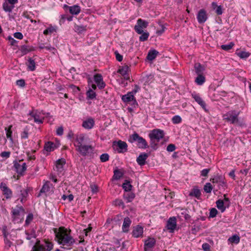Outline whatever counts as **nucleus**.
I'll return each instance as SVG.
<instances>
[{
  "mask_svg": "<svg viewBox=\"0 0 251 251\" xmlns=\"http://www.w3.org/2000/svg\"><path fill=\"white\" fill-rule=\"evenodd\" d=\"M70 232H68L66 228L64 227H60L58 232L55 231V236L57 238L58 243L63 246L66 249H70L75 242V239L70 235Z\"/></svg>",
  "mask_w": 251,
  "mask_h": 251,
  "instance_id": "obj_1",
  "label": "nucleus"
},
{
  "mask_svg": "<svg viewBox=\"0 0 251 251\" xmlns=\"http://www.w3.org/2000/svg\"><path fill=\"white\" fill-rule=\"evenodd\" d=\"M85 137L84 134H80L75 136L74 145L76 150L83 156L88 155L93 152V147L91 145L85 144Z\"/></svg>",
  "mask_w": 251,
  "mask_h": 251,
  "instance_id": "obj_2",
  "label": "nucleus"
},
{
  "mask_svg": "<svg viewBox=\"0 0 251 251\" xmlns=\"http://www.w3.org/2000/svg\"><path fill=\"white\" fill-rule=\"evenodd\" d=\"M164 136V133L163 130L159 129L152 130L149 134L151 147L156 149L158 142L163 138Z\"/></svg>",
  "mask_w": 251,
  "mask_h": 251,
  "instance_id": "obj_3",
  "label": "nucleus"
},
{
  "mask_svg": "<svg viewBox=\"0 0 251 251\" xmlns=\"http://www.w3.org/2000/svg\"><path fill=\"white\" fill-rule=\"evenodd\" d=\"M12 213V220L14 223H19L23 221L25 212L22 206H17L13 208Z\"/></svg>",
  "mask_w": 251,
  "mask_h": 251,
  "instance_id": "obj_4",
  "label": "nucleus"
},
{
  "mask_svg": "<svg viewBox=\"0 0 251 251\" xmlns=\"http://www.w3.org/2000/svg\"><path fill=\"white\" fill-rule=\"evenodd\" d=\"M128 141L130 143L136 141L137 142V146L139 148L146 149L148 147V144L145 139L140 136L136 133L129 136Z\"/></svg>",
  "mask_w": 251,
  "mask_h": 251,
  "instance_id": "obj_5",
  "label": "nucleus"
},
{
  "mask_svg": "<svg viewBox=\"0 0 251 251\" xmlns=\"http://www.w3.org/2000/svg\"><path fill=\"white\" fill-rule=\"evenodd\" d=\"M52 247L51 243L46 242L43 244H40L39 242H38L33 246L32 251H50L52 250Z\"/></svg>",
  "mask_w": 251,
  "mask_h": 251,
  "instance_id": "obj_6",
  "label": "nucleus"
},
{
  "mask_svg": "<svg viewBox=\"0 0 251 251\" xmlns=\"http://www.w3.org/2000/svg\"><path fill=\"white\" fill-rule=\"evenodd\" d=\"M239 114V112L235 110L229 111L224 115V118L231 124H235L238 122Z\"/></svg>",
  "mask_w": 251,
  "mask_h": 251,
  "instance_id": "obj_7",
  "label": "nucleus"
},
{
  "mask_svg": "<svg viewBox=\"0 0 251 251\" xmlns=\"http://www.w3.org/2000/svg\"><path fill=\"white\" fill-rule=\"evenodd\" d=\"M148 25V23L147 22L141 19H139L137 20V25H135V30L138 34H141L143 32V29L146 28Z\"/></svg>",
  "mask_w": 251,
  "mask_h": 251,
  "instance_id": "obj_8",
  "label": "nucleus"
},
{
  "mask_svg": "<svg viewBox=\"0 0 251 251\" xmlns=\"http://www.w3.org/2000/svg\"><path fill=\"white\" fill-rule=\"evenodd\" d=\"M113 147L114 149H116L118 152L119 153H122L126 151L127 150V144L124 141L120 140L117 142L113 143Z\"/></svg>",
  "mask_w": 251,
  "mask_h": 251,
  "instance_id": "obj_9",
  "label": "nucleus"
},
{
  "mask_svg": "<svg viewBox=\"0 0 251 251\" xmlns=\"http://www.w3.org/2000/svg\"><path fill=\"white\" fill-rule=\"evenodd\" d=\"M122 100L126 103H131L132 105H137V103L134 97L133 92H128L122 97Z\"/></svg>",
  "mask_w": 251,
  "mask_h": 251,
  "instance_id": "obj_10",
  "label": "nucleus"
},
{
  "mask_svg": "<svg viewBox=\"0 0 251 251\" xmlns=\"http://www.w3.org/2000/svg\"><path fill=\"white\" fill-rule=\"evenodd\" d=\"M197 18L199 24L204 23L208 18L206 11L204 9H200L198 13Z\"/></svg>",
  "mask_w": 251,
  "mask_h": 251,
  "instance_id": "obj_11",
  "label": "nucleus"
},
{
  "mask_svg": "<svg viewBox=\"0 0 251 251\" xmlns=\"http://www.w3.org/2000/svg\"><path fill=\"white\" fill-rule=\"evenodd\" d=\"M156 241L153 238H149L145 241L144 250L145 251H151L154 247Z\"/></svg>",
  "mask_w": 251,
  "mask_h": 251,
  "instance_id": "obj_12",
  "label": "nucleus"
},
{
  "mask_svg": "<svg viewBox=\"0 0 251 251\" xmlns=\"http://www.w3.org/2000/svg\"><path fill=\"white\" fill-rule=\"evenodd\" d=\"M30 115L33 118L34 122L38 124L43 123L45 116L44 114L41 112L31 113Z\"/></svg>",
  "mask_w": 251,
  "mask_h": 251,
  "instance_id": "obj_13",
  "label": "nucleus"
},
{
  "mask_svg": "<svg viewBox=\"0 0 251 251\" xmlns=\"http://www.w3.org/2000/svg\"><path fill=\"white\" fill-rule=\"evenodd\" d=\"M66 163V161L64 159L61 158L58 159L55 164V167L54 168V171L57 172L58 174H61L64 170V165Z\"/></svg>",
  "mask_w": 251,
  "mask_h": 251,
  "instance_id": "obj_14",
  "label": "nucleus"
},
{
  "mask_svg": "<svg viewBox=\"0 0 251 251\" xmlns=\"http://www.w3.org/2000/svg\"><path fill=\"white\" fill-rule=\"evenodd\" d=\"M53 192L52 185L49 181H46L41 189L40 193H46V195H50Z\"/></svg>",
  "mask_w": 251,
  "mask_h": 251,
  "instance_id": "obj_15",
  "label": "nucleus"
},
{
  "mask_svg": "<svg viewBox=\"0 0 251 251\" xmlns=\"http://www.w3.org/2000/svg\"><path fill=\"white\" fill-rule=\"evenodd\" d=\"M176 226V220L175 217L169 218L167 223V228L171 232L174 231Z\"/></svg>",
  "mask_w": 251,
  "mask_h": 251,
  "instance_id": "obj_16",
  "label": "nucleus"
},
{
  "mask_svg": "<svg viewBox=\"0 0 251 251\" xmlns=\"http://www.w3.org/2000/svg\"><path fill=\"white\" fill-rule=\"evenodd\" d=\"M14 167L17 173L20 175H22L26 169V165L25 163H23L21 164L20 163L16 162L14 163Z\"/></svg>",
  "mask_w": 251,
  "mask_h": 251,
  "instance_id": "obj_17",
  "label": "nucleus"
},
{
  "mask_svg": "<svg viewBox=\"0 0 251 251\" xmlns=\"http://www.w3.org/2000/svg\"><path fill=\"white\" fill-rule=\"evenodd\" d=\"M0 187L6 199H9L11 197L12 191L7 187L5 183L1 182L0 183Z\"/></svg>",
  "mask_w": 251,
  "mask_h": 251,
  "instance_id": "obj_18",
  "label": "nucleus"
},
{
  "mask_svg": "<svg viewBox=\"0 0 251 251\" xmlns=\"http://www.w3.org/2000/svg\"><path fill=\"white\" fill-rule=\"evenodd\" d=\"M143 233V228L139 226H135L132 231V235L135 237L138 238L142 236Z\"/></svg>",
  "mask_w": 251,
  "mask_h": 251,
  "instance_id": "obj_19",
  "label": "nucleus"
},
{
  "mask_svg": "<svg viewBox=\"0 0 251 251\" xmlns=\"http://www.w3.org/2000/svg\"><path fill=\"white\" fill-rule=\"evenodd\" d=\"M192 98L195 100V101L199 104L203 109L205 110L206 109V104L205 102L202 100V99L200 97V96L197 94H192Z\"/></svg>",
  "mask_w": 251,
  "mask_h": 251,
  "instance_id": "obj_20",
  "label": "nucleus"
},
{
  "mask_svg": "<svg viewBox=\"0 0 251 251\" xmlns=\"http://www.w3.org/2000/svg\"><path fill=\"white\" fill-rule=\"evenodd\" d=\"M95 122L92 118H89L83 122L82 126L87 129H91L94 126Z\"/></svg>",
  "mask_w": 251,
  "mask_h": 251,
  "instance_id": "obj_21",
  "label": "nucleus"
},
{
  "mask_svg": "<svg viewBox=\"0 0 251 251\" xmlns=\"http://www.w3.org/2000/svg\"><path fill=\"white\" fill-rule=\"evenodd\" d=\"M148 157V155L146 153L140 154L137 158L136 161L139 165L143 166L145 164L146 160Z\"/></svg>",
  "mask_w": 251,
  "mask_h": 251,
  "instance_id": "obj_22",
  "label": "nucleus"
},
{
  "mask_svg": "<svg viewBox=\"0 0 251 251\" xmlns=\"http://www.w3.org/2000/svg\"><path fill=\"white\" fill-rule=\"evenodd\" d=\"M131 223V221L128 217H126L124 219L122 226V229L124 232H127L128 231V229Z\"/></svg>",
  "mask_w": 251,
  "mask_h": 251,
  "instance_id": "obj_23",
  "label": "nucleus"
},
{
  "mask_svg": "<svg viewBox=\"0 0 251 251\" xmlns=\"http://www.w3.org/2000/svg\"><path fill=\"white\" fill-rule=\"evenodd\" d=\"M195 72L197 75H202L205 68L200 63H196L194 66Z\"/></svg>",
  "mask_w": 251,
  "mask_h": 251,
  "instance_id": "obj_24",
  "label": "nucleus"
},
{
  "mask_svg": "<svg viewBox=\"0 0 251 251\" xmlns=\"http://www.w3.org/2000/svg\"><path fill=\"white\" fill-rule=\"evenodd\" d=\"M212 9L215 11L217 15H220L222 14L223 9L221 5L218 6L216 2H213L212 3Z\"/></svg>",
  "mask_w": 251,
  "mask_h": 251,
  "instance_id": "obj_25",
  "label": "nucleus"
},
{
  "mask_svg": "<svg viewBox=\"0 0 251 251\" xmlns=\"http://www.w3.org/2000/svg\"><path fill=\"white\" fill-rule=\"evenodd\" d=\"M135 195L130 192H126L124 194V198L126 200L127 202H131L134 198Z\"/></svg>",
  "mask_w": 251,
  "mask_h": 251,
  "instance_id": "obj_26",
  "label": "nucleus"
},
{
  "mask_svg": "<svg viewBox=\"0 0 251 251\" xmlns=\"http://www.w3.org/2000/svg\"><path fill=\"white\" fill-rule=\"evenodd\" d=\"M189 195L190 196H194L197 199H199L201 197V193L200 190L197 187H194L190 192Z\"/></svg>",
  "mask_w": 251,
  "mask_h": 251,
  "instance_id": "obj_27",
  "label": "nucleus"
},
{
  "mask_svg": "<svg viewBox=\"0 0 251 251\" xmlns=\"http://www.w3.org/2000/svg\"><path fill=\"white\" fill-rule=\"evenodd\" d=\"M158 53V51L155 50H150L148 54L147 59L150 61H152L156 58Z\"/></svg>",
  "mask_w": 251,
  "mask_h": 251,
  "instance_id": "obj_28",
  "label": "nucleus"
},
{
  "mask_svg": "<svg viewBox=\"0 0 251 251\" xmlns=\"http://www.w3.org/2000/svg\"><path fill=\"white\" fill-rule=\"evenodd\" d=\"M69 11L72 14L77 15L80 11V8L79 6L75 5L72 6H70Z\"/></svg>",
  "mask_w": 251,
  "mask_h": 251,
  "instance_id": "obj_29",
  "label": "nucleus"
},
{
  "mask_svg": "<svg viewBox=\"0 0 251 251\" xmlns=\"http://www.w3.org/2000/svg\"><path fill=\"white\" fill-rule=\"evenodd\" d=\"M226 205L223 200H219L216 201V206L217 207L221 210L222 212H223L226 210Z\"/></svg>",
  "mask_w": 251,
  "mask_h": 251,
  "instance_id": "obj_30",
  "label": "nucleus"
},
{
  "mask_svg": "<svg viewBox=\"0 0 251 251\" xmlns=\"http://www.w3.org/2000/svg\"><path fill=\"white\" fill-rule=\"evenodd\" d=\"M27 66L29 70L33 71L35 69V62L31 58H29L27 62Z\"/></svg>",
  "mask_w": 251,
  "mask_h": 251,
  "instance_id": "obj_31",
  "label": "nucleus"
},
{
  "mask_svg": "<svg viewBox=\"0 0 251 251\" xmlns=\"http://www.w3.org/2000/svg\"><path fill=\"white\" fill-rule=\"evenodd\" d=\"M33 50L31 47L27 46L26 45H23L21 47L20 50L24 54H26L28 52Z\"/></svg>",
  "mask_w": 251,
  "mask_h": 251,
  "instance_id": "obj_32",
  "label": "nucleus"
},
{
  "mask_svg": "<svg viewBox=\"0 0 251 251\" xmlns=\"http://www.w3.org/2000/svg\"><path fill=\"white\" fill-rule=\"evenodd\" d=\"M25 234L26 235V239L27 240L35 238L36 237V232L34 229H31L30 232L25 231Z\"/></svg>",
  "mask_w": 251,
  "mask_h": 251,
  "instance_id": "obj_33",
  "label": "nucleus"
},
{
  "mask_svg": "<svg viewBox=\"0 0 251 251\" xmlns=\"http://www.w3.org/2000/svg\"><path fill=\"white\" fill-rule=\"evenodd\" d=\"M56 26L50 25L49 27H48L46 29H45L43 33L45 35L51 34L52 33L56 32Z\"/></svg>",
  "mask_w": 251,
  "mask_h": 251,
  "instance_id": "obj_34",
  "label": "nucleus"
},
{
  "mask_svg": "<svg viewBox=\"0 0 251 251\" xmlns=\"http://www.w3.org/2000/svg\"><path fill=\"white\" fill-rule=\"evenodd\" d=\"M205 81V77L202 75H198V76L195 79L196 83L200 85H202Z\"/></svg>",
  "mask_w": 251,
  "mask_h": 251,
  "instance_id": "obj_35",
  "label": "nucleus"
},
{
  "mask_svg": "<svg viewBox=\"0 0 251 251\" xmlns=\"http://www.w3.org/2000/svg\"><path fill=\"white\" fill-rule=\"evenodd\" d=\"M228 241L231 243L238 244L240 242V237L237 235H234L229 237Z\"/></svg>",
  "mask_w": 251,
  "mask_h": 251,
  "instance_id": "obj_36",
  "label": "nucleus"
},
{
  "mask_svg": "<svg viewBox=\"0 0 251 251\" xmlns=\"http://www.w3.org/2000/svg\"><path fill=\"white\" fill-rule=\"evenodd\" d=\"M3 9L5 12H10L14 7V6L11 4L10 5L6 2H5L3 4Z\"/></svg>",
  "mask_w": 251,
  "mask_h": 251,
  "instance_id": "obj_37",
  "label": "nucleus"
},
{
  "mask_svg": "<svg viewBox=\"0 0 251 251\" xmlns=\"http://www.w3.org/2000/svg\"><path fill=\"white\" fill-rule=\"evenodd\" d=\"M223 177L221 175H216L211 179V181L214 184V187L215 186L216 184H218L220 182L221 178H222Z\"/></svg>",
  "mask_w": 251,
  "mask_h": 251,
  "instance_id": "obj_38",
  "label": "nucleus"
},
{
  "mask_svg": "<svg viewBox=\"0 0 251 251\" xmlns=\"http://www.w3.org/2000/svg\"><path fill=\"white\" fill-rule=\"evenodd\" d=\"M44 149L47 151H51L54 150V144L52 142H48L45 144Z\"/></svg>",
  "mask_w": 251,
  "mask_h": 251,
  "instance_id": "obj_39",
  "label": "nucleus"
},
{
  "mask_svg": "<svg viewBox=\"0 0 251 251\" xmlns=\"http://www.w3.org/2000/svg\"><path fill=\"white\" fill-rule=\"evenodd\" d=\"M75 31L78 33H82L86 31V28L82 25H75L74 27Z\"/></svg>",
  "mask_w": 251,
  "mask_h": 251,
  "instance_id": "obj_40",
  "label": "nucleus"
},
{
  "mask_svg": "<svg viewBox=\"0 0 251 251\" xmlns=\"http://www.w3.org/2000/svg\"><path fill=\"white\" fill-rule=\"evenodd\" d=\"M237 54L239 57L243 59H246L249 57V56L250 55V53L249 52H246L245 51H240L238 52Z\"/></svg>",
  "mask_w": 251,
  "mask_h": 251,
  "instance_id": "obj_41",
  "label": "nucleus"
},
{
  "mask_svg": "<svg viewBox=\"0 0 251 251\" xmlns=\"http://www.w3.org/2000/svg\"><path fill=\"white\" fill-rule=\"evenodd\" d=\"M3 234L4 235V236L5 237L4 242L6 245V247L7 248H10L12 245V242L9 241V240L7 238V234L5 230L3 229Z\"/></svg>",
  "mask_w": 251,
  "mask_h": 251,
  "instance_id": "obj_42",
  "label": "nucleus"
},
{
  "mask_svg": "<svg viewBox=\"0 0 251 251\" xmlns=\"http://www.w3.org/2000/svg\"><path fill=\"white\" fill-rule=\"evenodd\" d=\"M87 97L89 99H94L96 98V93L92 90L89 89L86 93Z\"/></svg>",
  "mask_w": 251,
  "mask_h": 251,
  "instance_id": "obj_43",
  "label": "nucleus"
},
{
  "mask_svg": "<svg viewBox=\"0 0 251 251\" xmlns=\"http://www.w3.org/2000/svg\"><path fill=\"white\" fill-rule=\"evenodd\" d=\"M21 196L22 198L21 199V202H24L25 201V198L28 195V190L27 189H24L21 191Z\"/></svg>",
  "mask_w": 251,
  "mask_h": 251,
  "instance_id": "obj_44",
  "label": "nucleus"
},
{
  "mask_svg": "<svg viewBox=\"0 0 251 251\" xmlns=\"http://www.w3.org/2000/svg\"><path fill=\"white\" fill-rule=\"evenodd\" d=\"M123 187L125 191L126 192H129L131 190L132 186L129 182H128L127 180H126V181L123 184Z\"/></svg>",
  "mask_w": 251,
  "mask_h": 251,
  "instance_id": "obj_45",
  "label": "nucleus"
},
{
  "mask_svg": "<svg viewBox=\"0 0 251 251\" xmlns=\"http://www.w3.org/2000/svg\"><path fill=\"white\" fill-rule=\"evenodd\" d=\"M12 127V126H10L8 128H5V130L6 131V137L9 139L11 142L13 141V139L12 138V132L11 130V128Z\"/></svg>",
  "mask_w": 251,
  "mask_h": 251,
  "instance_id": "obj_46",
  "label": "nucleus"
},
{
  "mask_svg": "<svg viewBox=\"0 0 251 251\" xmlns=\"http://www.w3.org/2000/svg\"><path fill=\"white\" fill-rule=\"evenodd\" d=\"M142 34L139 37V40L140 41H146L149 36V33L148 32H144L141 33Z\"/></svg>",
  "mask_w": 251,
  "mask_h": 251,
  "instance_id": "obj_47",
  "label": "nucleus"
},
{
  "mask_svg": "<svg viewBox=\"0 0 251 251\" xmlns=\"http://www.w3.org/2000/svg\"><path fill=\"white\" fill-rule=\"evenodd\" d=\"M113 204L115 206H118L119 207H122L123 209L124 208L125 205L123 201L122 200L116 199L113 201Z\"/></svg>",
  "mask_w": 251,
  "mask_h": 251,
  "instance_id": "obj_48",
  "label": "nucleus"
},
{
  "mask_svg": "<svg viewBox=\"0 0 251 251\" xmlns=\"http://www.w3.org/2000/svg\"><path fill=\"white\" fill-rule=\"evenodd\" d=\"M128 70V67L127 66L123 67L122 68L118 70V72L123 76H125Z\"/></svg>",
  "mask_w": 251,
  "mask_h": 251,
  "instance_id": "obj_49",
  "label": "nucleus"
},
{
  "mask_svg": "<svg viewBox=\"0 0 251 251\" xmlns=\"http://www.w3.org/2000/svg\"><path fill=\"white\" fill-rule=\"evenodd\" d=\"M212 188V186L210 183H206L204 186L203 189L206 193H211Z\"/></svg>",
  "mask_w": 251,
  "mask_h": 251,
  "instance_id": "obj_50",
  "label": "nucleus"
},
{
  "mask_svg": "<svg viewBox=\"0 0 251 251\" xmlns=\"http://www.w3.org/2000/svg\"><path fill=\"white\" fill-rule=\"evenodd\" d=\"M11 152L8 151H2L0 153V156L3 158L4 160H5L8 158L10 157Z\"/></svg>",
  "mask_w": 251,
  "mask_h": 251,
  "instance_id": "obj_51",
  "label": "nucleus"
},
{
  "mask_svg": "<svg viewBox=\"0 0 251 251\" xmlns=\"http://www.w3.org/2000/svg\"><path fill=\"white\" fill-rule=\"evenodd\" d=\"M234 45V44L232 42L230 43L229 44L227 45H223L221 46V48L225 50H228L232 49Z\"/></svg>",
  "mask_w": 251,
  "mask_h": 251,
  "instance_id": "obj_52",
  "label": "nucleus"
},
{
  "mask_svg": "<svg viewBox=\"0 0 251 251\" xmlns=\"http://www.w3.org/2000/svg\"><path fill=\"white\" fill-rule=\"evenodd\" d=\"M181 118L178 115H176L172 118V122L174 124H177L181 123Z\"/></svg>",
  "mask_w": 251,
  "mask_h": 251,
  "instance_id": "obj_53",
  "label": "nucleus"
},
{
  "mask_svg": "<svg viewBox=\"0 0 251 251\" xmlns=\"http://www.w3.org/2000/svg\"><path fill=\"white\" fill-rule=\"evenodd\" d=\"M33 219V214H29L27 215L26 220H25V225L28 226L31 223V222L32 221Z\"/></svg>",
  "mask_w": 251,
  "mask_h": 251,
  "instance_id": "obj_54",
  "label": "nucleus"
},
{
  "mask_svg": "<svg viewBox=\"0 0 251 251\" xmlns=\"http://www.w3.org/2000/svg\"><path fill=\"white\" fill-rule=\"evenodd\" d=\"M226 186V182L225 181V178L224 177L222 178H221V180L220 182L218 184V187L219 189H220L221 187L225 188Z\"/></svg>",
  "mask_w": 251,
  "mask_h": 251,
  "instance_id": "obj_55",
  "label": "nucleus"
},
{
  "mask_svg": "<svg viewBox=\"0 0 251 251\" xmlns=\"http://www.w3.org/2000/svg\"><path fill=\"white\" fill-rule=\"evenodd\" d=\"M100 159L101 162H106L109 159V155L107 153L102 154L100 156Z\"/></svg>",
  "mask_w": 251,
  "mask_h": 251,
  "instance_id": "obj_56",
  "label": "nucleus"
},
{
  "mask_svg": "<svg viewBox=\"0 0 251 251\" xmlns=\"http://www.w3.org/2000/svg\"><path fill=\"white\" fill-rule=\"evenodd\" d=\"M103 80L102 76L100 74H97L94 75V80L96 83Z\"/></svg>",
  "mask_w": 251,
  "mask_h": 251,
  "instance_id": "obj_57",
  "label": "nucleus"
},
{
  "mask_svg": "<svg viewBox=\"0 0 251 251\" xmlns=\"http://www.w3.org/2000/svg\"><path fill=\"white\" fill-rule=\"evenodd\" d=\"M218 211L217 209L215 208H212L211 209L209 213V216L211 218H214L216 217Z\"/></svg>",
  "mask_w": 251,
  "mask_h": 251,
  "instance_id": "obj_58",
  "label": "nucleus"
},
{
  "mask_svg": "<svg viewBox=\"0 0 251 251\" xmlns=\"http://www.w3.org/2000/svg\"><path fill=\"white\" fill-rule=\"evenodd\" d=\"M28 137V131L27 128H25L21 133V138L22 139H27Z\"/></svg>",
  "mask_w": 251,
  "mask_h": 251,
  "instance_id": "obj_59",
  "label": "nucleus"
},
{
  "mask_svg": "<svg viewBox=\"0 0 251 251\" xmlns=\"http://www.w3.org/2000/svg\"><path fill=\"white\" fill-rule=\"evenodd\" d=\"M176 149V146L174 144H169L167 147V151L169 152H172Z\"/></svg>",
  "mask_w": 251,
  "mask_h": 251,
  "instance_id": "obj_60",
  "label": "nucleus"
},
{
  "mask_svg": "<svg viewBox=\"0 0 251 251\" xmlns=\"http://www.w3.org/2000/svg\"><path fill=\"white\" fill-rule=\"evenodd\" d=\"M202 248L204 251H210V245L208 243L203 244Z\"/></svg>",
  "mask_w": 251,
  "mask_h": 251,
  "instance_id": "obj_61",
  "label": "nucleus"
},
{
  "mask_svg": "<svg viewBox=\"0 0 251 251\" xmlns=\"http://www.w3.org/2000/svg\"><path fill=\"white\" fill-rule=\"evenodd\" d=\"M90 188L93 193H95L98 191V186L95 184H91L90 186Z\"/></svg>",
  "mask_w": 251,
  "mask_h": 251,
  "instance_id": "obj_62",
  "label": "nucleus"
},
{
  "mask_svg": "<svg viewBox=\"0 0 251 251\" xmlns=\"http://www.w3.org/2000/svg\"><path fill=\"white\" fill-rule=\"evenodd\" d=\"M15 38L18 39H22L23 38V35L21 32H16L14 34Z\"/></svg>",
  "mask_w": 251,
  "mask_h": 251,
  "instance_id": "obj_63",
  "label": "nucleus"
},
{
  "mask_svg": "<svg viewBox=\"0 0 251 251\" xmlns=\"http://www.w3.org/2000/svg\"><path fill=\"white\" fill-rule=\"evenodd\" d=\"M16 84L20 87H23L25 85V82L24 79H20L16 81Z\"/></svg>",
  "mask_w": 251,
  "mask_h": 251,
  "instance_id": "obj_64",
  "label": "nucleus"
}]
</instances>
